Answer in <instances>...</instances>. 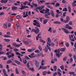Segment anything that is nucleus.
<instances>
[{
	"mask_svg": "<svg viewBox=\"0 0 76 76\" xmlns=\"http://www.w3.org/2000/svg\"><path fill=\"white\" fill-rule=\"evenodd\" d=\"M10 63H12L13 62H12V61H11V60H10L9 61H8L7 62V64H10Z\"/></svg>",
	"mask_w": 76,
	"mask_h": 76,
	"instance_id": "18",
	"label": "nucleus"
},
{
	"mask_svg": "<svg viewBox=\"0 0 76 76\" xmlns=\"http://www.w3.org/2000/svg\"><path fill=\"white\" fill-rule=\"evenodd\" d=\"M72 6H74V7L76 6V4H75V3H72Z\"/></svg>",
	"mask_w": 76,
	"mask_h": 76,
	"instance_id": "64",
	"label": "nucleus"
},
{
	"mask_svg": "<svg viewBox=\"0 0 76 76\" xmlns=\"http://www.w3.org/2000/svg\"><path fill=\"white\" fill-rule=\"evenodd\" d=\"M51 4V3H50V2H48L46 3H45V5H49V4Z\"/></svg>",
	"mask_w": 76,
	"mask_h": 76,
	"instance_id": "47",
	"label": "nucleus"
},
{
	"mask_svg": "<svg viewBox=\"0 0 76 76\" xmlns=\"http://www.w3.org/2000/svg\"><path fill=\"white\" fill-rule=\"evenodd\" d=\"M27 51L28 52H30V53L32 52V50L31 49H28L27 50Z\"/></svg>",
	"mask_w": 76,
	"mask_h": 76,
	"instance_id": "40",
	"label": "nucleus"
},
{
	"mask_svg": "<svg viewBox=\"0 0 76 76\" xmlns=\"http://www.w3.org/2000/svg\"><path fill=\"white\" fill-rule=\"evenodd\" d=\"M65 45L67 47H69V43L68 42L66 43Z\"/></svg>",
	"mask_w": 76,
	"mask_h": 76,
	"instance_id": "43",
	"label": "nucleus"
},
{
	"mask_svg": "<svg viewBox=\"0 0 76 76\" xmlns=\"http://www.w3.org/2000/svg\"><path fill=\"white\" fill-rule=\"evenodd\" d=\"M22 74L23 75H25V72L24 71H22Z\"/></svg>",
	"mask_w": 76,
	"mask_h": 76,
	"instance_id": "61",
	"label": "nucleus"
},
{
	"mask_svg": "<svg viewBox=\"0 0 76 76\" xmlns=\"http://www.w3.org/2000/svg\"><path fill=\"white\" fill-rule=\"evenodd\" d=\"M45 13H46L44 16L46 18H50V17L48 16L51 15L50 12V10L49 9H47L46 10H45Z\"/></svg>",
	"mask_w": 76,
	"mask_h": 76,
	"instance_id": "2",
	"label": "nucleus"
},
{
	"mask_svg": "<svg viewBox=\"0 0 76 76\" xmlns=\"http://www.w3.org/2000/svg\"><path fill=\"white\" fill-rule=\"evenodd\" d=\"M48 20H47V19H45L43 21V24H46V23H47V22H48Z\"/></svg>",
	"mask_w": 76,
	"mask_h": 76,
	"instance_id": "13",
	"label": "nucleus"
},
{
	"mask_svg": "<svg viewBox=\"0 0 76 76\" xmlns=\"http://www.w3.org/2000/svg\"><path fill=\"white\" fill-rule=\"evenodd\" d=\"M69 39H70V40H71V41H72V42H75V39H72V37H71L70 35H69Z\"/></svg>",
	"mask_w": 76,
	"mask_h": 76,
	"instance_id": "12",
	"label": "nucleus"
},
{
	"mask_svg": "<svg viewBox=\"0 0 76 76\" xmlns=\"http://www.w3.org/2000/svg\"><path fill=\"white\" fill-rule=\"evenodd\" d=\"M54 62L55 61L54 59H52V60L51 61V63L52 64H53V63H54Z\"/></svg>",
	"mask_w": 76,
	"mask_h": 76,
	"instance_id": "62",
	"label": "nucleus"
},
{
	"mask_svg": "<svg viewBox=\"0 0 76 76\" xmlns=\"http://www.w3.org/2000/svg\"><path fill=\"white\" fill-rule=\"evenodd\" d=\"M34 53H32L30 55H28V56L30 58H34V57H35V56H34Z\"/></svg>",
	"mask_w": 76,
	"mask_h": 76,
	"instance_id": "7",
	"label": "nucleus"
},
{
	"mask_svg": "<svg viewBox=\"0 0 76 76\" xmlns=\"http://www.w3.org/2000/svg\"><path fill=\"white\" fill-rule=\"evenodd\" d=\"M40 3H42H42H44V2H45V1H44V0H40Z\"/></svg>",
	"mask_w": 76,
	"mask_h": 76,
	"instance_id": "59",
	"label": "nucleus"
},
{
	"mask_svg": "<svg viewBox=\"0 0 76 76\" xmlns=\"http://www.w3.org/2000/svg\"><path fill=\"white\" fill-rule=\"evenodd\" d=\"M3 72L4 75H6V70L4 69H3Z\"/></svg>",
	"mask_w": 76,
	"mask_h": 76,
	"instance_id": "19",
	"label": "nucleus"
},
{
	"mask_svg": "<svg viewBox=\"0 0 76 76\" xmlns=\"http://www.w3.org/2000/svg\"><path fill=\"white\" fill-rule=\"evenodd\" d=\"M15 71H16V74H17V75L19 74V71H18V68H16Z\"/></svg>",
	"mask_w": 76,
	"mask_h": 76,
	"instance_id": "21",
	"label": "nucleus"
},
{
	"mask_svg": "<svg viewBox=\"0 0 76 76\" xmlns=\"http://www.w3.org/2000/svg\"><path fill=\"white\" fill-rule=\"evenodd\" d=\"M24 57L26 60H29L30 59V58H29V57L26 56H25Z\"/></svg>",
	"mask_w": 76,
	"mask_h": 76,
	"instance_id": "38",
	"label": "nucleus"
},
{
	"mask_svg": "<svg viewBox=\"0 0 76 76\" xmlns=\"http://www.w3.org/2000/svg\"><path fill=\"white\" fill-rule=\"evenodd\" d=\"M48 51V49L47 48V47H45V52H46V53H47Z\"/></svg>",
	"mask_w": 76,
	"mask_h": 76,
	"instance_id": "56",
	"label": "nucleus"
},
{
	"mask_svg": "<svg viewBox=\"0 0 76 76\" xmlns=\"http://www.w3.org/2000/svg\"><path fill=\"white\" fill-rule=\"evenodd\" d=\"M61 29L63 30V31L64 32H65V33H66V34H69V33H70V32H69V31L67 30V29H65L64 28H61Z\"/></svg>",
	"mask_w": 76,
	"mask_h": 76,
	"instance_id": "6",
	"label": "nucleus"
},
{
	"mask_svg": "<svg viewBox=\"0 0 76 76\" xmlns=\"http://www.w3.org/2000/svg\"><path fill=\"white\" fill-rule=\"evenodd\" d=\"M69 27V24H67L65 26V28H67V29H68Z\"/></svg>",
	"mask_w": 76,
	"mask_h": 76,
	"instance_id": "23",
	"label": "nucleus"
},
{
	"mask_svg": "<svg viewBox=\"0 0 76 76\" xmlns=\"http://www.w3.org/2000/svg\"><path fill=\"white\" fill-rule=\"evenodd\" d=\"M35 29H32V31H31V32H34L37 34H38V33L39 32V29L37 27H35Z\"/></svg>",
	"mask_w": 76,
	"mask_h": 76,
	"instance_id": "3",
	"label": "nucleus"
},
{
	"mask_svg": "<svg viewBox=\"0 0 76 76\" xmlns=\"http://www.w3.org/2000/svg\"><path fill=\"white\" fill-rule=\"evenodd\" d=\"M15 54L17 56H20L21 55V54L18 52H16Z\"/></svg>",
	"mask_w": 76,
	"mask_h": 76,
	"instance_id": "27",
	"label": "nucleus"
},
{
	"mask_svg": "<svg viewBox=\"0 0 76 76\" xmlns=\"http://www.w3.org/2000/svg\"><path fill=\"white\" fill-rule=\"evenodd\" d=\"M60 68L62 70H63V69H64V66L62 65L60 66Z\"/></svg>",
	"mask_w": 76,
	"mask_h": 76,
	"instance_id": "50",
	"label": "nucleus"
},
{
	"mask_svg": "<svg viewBox=\"0 0 76 76\" xmlns=\"http://www.w3.org/2000/svg\"><path fill=\"white\" fill-rule=\"evenodd\" d=\"M36 9H39V10H42V8H41V7H39L36 8Z\"/></svg>",
	"mask_w": 76,
	"mask_h": 76,
	"instance_id": "25",
	"label": "nucleus"
},
{
	"mask_svg": "<svg viewBox=\"0 0 76 76\" xmlns=\"http://www.w3.org/2000/svg\"><path fill=\"white\" fill-rule=\"evenodd\" d=\"M4 40L6 42H9V41H10V40L9 39H4Z\"/></svg>",
	"mask_w": 76,
	"mask_h": 76,
	"instance_id": "34",
	"label": "nucleus"
},
{
	"mask_svg": "<svg viewBox=\"0 0 76 76\" xmlns=\"http://www.w3.org/2000/svg\"><path fill=\"white\" fill-rule=\"evenodd\" d=\"M57 73H58V76H61V73H60V72L58 71Z\"/></svg>",
	"mask_w": 76,
	"mask_h": 76,
	"instance_id": "48",
	"label": "nucleus"
},
{
	"mask_svg": "<svg viewBox=\"0 0 76 76\" xmlns=\"http://www.w3.org/2000/svg\"><path fill=\"white\" fill-rule=\"evenodd\" d=\"M38 48H39L40 50L42 51V48H41V46H38Z\"/></svg>",
	"mask_w": 76,
	"mask_h": 76,
	"instance_id": "45",
	"label": "nucleus"
},
{
	"mask_svg": "<svg viewBox=\"0 0 76 76\" xmlns=\"http://www.w3.org/2000/svg\"><path fill=\"white\" fill-rule=\"evenodd\" d=\"M4 14V13L3 12H2L0 13V15L2 16V15H3Z\"/></svg>",
	"mask_w": 76,
	"mask_h": 76,
	"instance_id": "57",
	"label": "nucleus"
},
{
	"mask_svg": "<svg viewBox=\"0 0 76 76\" xmlns=\"http://www.w3.org/2000/svg\"><path fill=\"white\" fill-rule=\"evenodd\" d=\"M49 29L48 30V31H50V33H51V32H52V30H51V28L49 27Z\"/></svg>",
	"mask_w": 76,
	"mask_h": 76,
	"instance_id": "37",
	"label": "nucleus"
},
{
	"mask_svg": "<svg viewBox=\"0 0 76 76\" xmlns=\"http://www.w3.org/2000/svg\"><path fill=\"white\" fill-rule=\"evenodd\" d=\"M53 23H54V24H61V22H60L59 21H55L53 22Z\"/></svg>",
	"mask_w": 76,
	"mask_h": 76,
	"instance_id": "15",
	"label": "nucleus"
},
{
	"mask_svg": "<svg viewBox=\"0 0 76 76\" xmlns=\"http://www.w3.org/2000/svg\"><path fill=\"white\" fill-rule=\"evenodd\" d=\"M4 28H7V25L6 24H4L3 25Z\"/></svg>",
	"mask_w": 76,
	"mask_h": 76,
	"instance_id": "44",
	"label": "nucleus"
},
{
	"mask_svg": "<svg viewBox=\"0 0 76 76\" xmlns=\"http://www.w3.org/2000/svg\"><path fill=\"white\" fill-rule=\"evenodd\" d=\"M35 65L36 67L37 68H38L39 67V62L37 61H35Z\"/></svg>",
	"mask_w": 76,
	"mask_h": 76,
	"instance_id": "8",
	"label": "nucleus"
},
{
	"mask_svg": "<svg viewBox=\"0 0 76 76\" xmlns=\"http://www.w3.org/2000/svg\"><path fill=\"white\" fill-rule=\"evenodd\" d=\"M67 13L66 12H64L63 14V16H64V17H65L66 16V14Z\"/></svg>",
	"mask_w": 76,
	"mask_h": 76,
	"instance_id": "54",
	"label": "nucleus"
},
{
	"mask_svg": "<svg viewBox=\"0 0 76 76\" xmlns=\"http://www.w3.org/2000/svg\"><path fill=\"white\" fill-rule=\"evenodd\" d=\"M4 37H5V38H9L10 37V36H9L8 35H7L6 34H5L4 35Z\"/></svg>",
	"mask_w": 76,
	"mask_h": 76,
	"instance_id": "36",
	"label": "nucleus"
},
{
	"mask_svg": "<svg viewBox=\"0 0 76 76\" xmlns=\"http://www.w3.org/2000/svg\"><path fill=\"white\" fill-rule=\"evenodd\" d=\"M66 60H67V58L66 57H64L63 59V61H65Z\"/></svg>",
	"mask_w": 76,
	"mask_h": 76,
	"instance_id": "52",
	"label": "nucleus"
},
{
	"mask_svg": "<svg viewBox=\"0 0 76 76\" xmlns=\"http://www.w3.org/2000/svg\"><path fill=\"white\" fill-rule=\"evenodd\" d=\"M75 72H70L69 73V75H73V74H75Z\"/></svg>",
	"mask_w": 76,
	"mask_h": 76,
	"instance_id": "41",
	"label": "nucleus"
},
{
	"mask_svg": "<svg viewBox=\"0 0 76 76\" xmlns=\"http://www.w3.org/2000/svg\"><path fill=\"white\" fill-rule=\"evenodd\" d=\"M60 4L59 3H56V5L55 6V7H58V6H60Z\"/></svg>",
	"mask_w": 76,
	"mask_h": 76,
	"instance_id": "24",
	"label": "nucleus"
},
{
	"mask_svg": "<svg viewBox=\"0 0 76 76\" xmlns=\"http://www.w3.org/2000/svg\"><path fill=\"white\" fill-rule=\"evenodd\" d=\"M47 44V45H46V47L50 51L51 50V48L49 46H51V44L49 43H51V41L50 37L48 38ZM49 45V46H48Z\"/></svg>",
	"mask_w": 76,
	"mask_h": 76,
	"instance_id": "1",
	"label": "nucleus"
},
{
	"mask_svg": "<svg viewBox=\"0 0 76 76\" xmlns=\"http://www.w3.org/2000/svg\"><path fill=\"white\" fill-rule=\"evenodd\" d=\"M65 50H66L65 48H61L60 49V51H62V52H63V51H65Z\"/></svg>",
	"mask_w": 76,
	"mask_h": 76,
	"instance_id": "17",
	"label": "nucleus"
},
{
	"mask_svg": "<svg viewBox=\"0 0 76 76\" xmlns=\"http://www.w3.org/2000/svg\"><path fill=\"white\" fill-rule=\"evenodd\" d=\"M13 50L15 52H17L19 51V50L16 48H14Z\"/></svg>",
	"mask_w": 76,
	"mask_h": 76,
	"instance_id": "26",
	"label": "nucleus"
},
{
	"mask_svg": "<svg viewBox=\"0 0 76 76\" xmlns=\"http://www.w3.org/2000/svg\"><path fill=\"white\" fill-rule=\"evenodd\" d=\"M73 58L75 60H76V55H73Z\"/></svg>",
	"mask_w": 76,
	"mask_h": 76,
	"instance_id": "58",
	"label": "nucleus"
},
{
	"mask_svg": "<svg viewBox=\"0 0 76 76\" xmlns=\"http://www.w3.org/2000/svg\"><path fill=\"white\" fill-rule=\"evenodd\" d=\"M12 10H15V9H18V7H16L14 6L12 7Z\"/></svg>",
	"mask_w": 76,
	"mask_h": 76,
	"instance_id": "16",
	"label": "nucleus"
},
{
	"mask_svg": "<svg viewBox=\"0 0 76 76\" xmlns=\"http://www.w3.org/2000/svg\"><path fill=\"white\" fill-rule=\"evenodd\" d=\"M8 21H9V22H12V21H13V19H12V18H9L8 19Z\"/></svg>",
	"mask_w": 76,
	"mask_h": 76,
	"instance_id": "33",
	"label": "nucleus"
},
{
	"mask_svg": "<svg viewBox=\"0 0 76 76\" xmlns=\"http://www.w3.org/2000/svg\"><path fill=\"white\" fill-rule=\"evenodd\" d=\"M63 12H67V9L66 7L64 8L63 10Z\"/></svg>",
	"mask_w": 76,
	"mask_h": 76,
	"instance_id": "31",
	"label": "nucleus"
},
{
	"mask_svg": "<svg viewBox=\"0 0 76 76\" xmlns=\"http://www.w3.org/2000/svg\"><path fill=\"white\" fill-rule=\"evenodd\" d=\"M23 62L24 64H26L27 63V61L26 60V58H24L23 59Z\"/></svg>",
	"mask_w": 76,
	"mask_h": 76,
	"instance_id": "11",
	"label": "nucleus"
},
{
	"mask_svg": "<svg viewBox=\"0 0 76 76\" xmlns=\"http://www.w3.org/2000/svg\"><path fill=\"white\" fill-rule=\"evenodd\" d=\"M70 17L68 16H67L66 17V20L69 21L70 20Z\"/></svg>",
	"mask_w": 76,
	"mask_h": 76,
	"instance_id": "35",
	"label": "nucleus"
},
{
	"mask_svg": "<svg viewBox=\"0 0 76 76\" xmlns=\"http://www.w3.org/2000/svg\"><path fill=\"white\" fill-rule=\"evenodd\" d=\"M29 69V70H32V71L33 72H34V71H35V70H34V68H30Z\"/></svg>",
	"mask_w": 76,
	"mask_h": 76,
	"instance_id": "55",
	"label": "nucleus"
},
{
	"mask_svg": "<svg viewBox=\"0 0 76 76\" xmlns=\"http://www.w3.org/2000/svg\"><path fill=\"white\" fill-rule=\"evenodd\" d=\"M68 8L69 10V12H71V8L70 7V6H68Z\"/></svg>",
	"mask_w": 76,
	"mask_h": 76,
	"instance_id": "22",
	"label": "nucleus"
},
{
	"mask_svg": "<svg viewBox=\"0 0 76 76\" xmlns=\"http://www.w3.org/2000/svg\"><path fill=\"white\" fill-rule=\"evenodd\" d=\"M72 61H73V58H70V62L72 63Z\"/></svg>",
	"mask_w": 76,
	"mask_h": 76,
	"instance_id": "63",
	"label": "nucleus"
},
{
	"mask_svg": "<svg viewBox=\"0 0 76 76\" xmlns=\"http://www.w3.org/2000/svg\"><path fill=\"white\" fill-rule=\"evenodd\" d=\"M47 71H44L42 73L43 75H44V76H45L46 75V74H47Z\"/></svg>",
	"mask_w": 76,
	"mask_h": 76,
	"instance_id": "29",
	"label": "nucleus"
},
{
	"mask_svg": "<svg viewBox=\"0 0 76 76\" xmlns=\"http://www.w3.org/2000/svg\"><path fill=\"white\" fill-rule=\"evenodd\" d=\"M56 55L57 57H60L61 56H60V54H59V53H56Z\"/></svg>",
	"mask_w": 76,
	"mask_h": 76,
	"instance_id": "28",
	"label": "nucleus"
},
{
	"mask_svg": "<svg viewBox=\"0 0 76 76\" xmlns=\"http://www.w3.org/2000/svg\"><path fill=\"white\" fill-rule=\"evenodd\" d=\"M7 1H8V0H1V3H6L7 2Z\"/></svg>",
	"mask_w": 76,
	"mask_h": 76,
	"instance_id": "10",
	"label": "nucleus"
},
{
	"mask_svg": "<svg viewBox=\"0 0 76 76\" xmlns=\"http://www.w3.org/2000/svg\"><path fill=\"white\" fill-rule=\"evenodd\" d=\"M28 3V1H25L23 3V5H26V4Z\"/></svg>",
	"mask_w": 76,
	"mask_h": 76,
	"instance_id": "51",
	"label": "nucleus"
},
{
	"mask_svg": "<svg viewBox=\"0 0 76 76\" xmlns=\"http://www.w3.org/2000/svg\"><path fill=\"white\" fill-rule=\"evenodd\" d=\"M35 53H39V50H37L35 51Z\"/></svg>",
	"mask_w": 76,
	"mask_h": 76,
	"instance_id": "53",
	"label": "nucleus"
},
{
	"mask_svg": "<svg viewBox=\"0 0 76 76\" xmlns=\"http://www.w3.org/2000/svg\"><path fill=\"white\" fill-rule=\"evenodd\" d=\"M21 4V6L19 8V9H20L21 10H23V9H25L26 8H28V7L26 6H24L22 4H23V2H21L20 3Z\"/></svg>",
	"mask_w": 76,
	"mask_h": 76,
	"instance_id": "4",
	"label": "nucleus"
},
{
	"mask_svg": "<svg viewBox=\"0 0 76 76\" xmlns=\"http://www.w3.org/2000/svg\"><path fill=\"white\" fill-rule=\"evenodd\" d=\"M42 69L45 70V69H47V67L46 66H42Z\"/></svg>",
	"mask_w": 76,
	"mask_h": 76,
	"instance_id": "42",
	"label": "nucleus"
},
{
	"mask_svg": "<svg viewBox=\"0 0 76 76\" xmlns=\"http://www.w3.org/2000/svg\"><path fill=\"white\" fill-rule=\"evenodd\" d=\"M50 15H51L52 16V17H54V11L53 10H51L50 11Z\"/></svg>",
	"mask_w": 76,
	"mask_h": 76,
	"instance_id": "9",
	"label": "nucleus"
},
{
	"mask_svg": "<svg viewBox=\"0 0 76 76\" xmlns=\"http://www.w3.org/2000/svg\"><path fill=\"white\" fill-rule=\"evenodd\" d=\"M23 42L24 43V44H29V42L28 41H27L26 42L24 41V40H23Z\"/></svg>",
	"mask_w": 76,
	"mask_h": 76,
	"instance_id": "20",
	"label": "nucleus"
},
{
	"mask_svg": "<svg viewBox=\"0 0 76 76\" xmlns=\"http://www.w3.org/2000/svg\"><path fill=\"white\" fill-rule=\"evenodd\" d=\"M12 44L13 45H14V46H15V47H16L17 45V44L15 43H12Z\"/></svg>",
	"mask_w": 76,
	"mask_h": 76,
	"instance_id": "60",
	"label": "nucleus"
},
{
	"mask_svg": "<svg viewBox=\"0 0 76 76\" xmlns=\"http://www.w3.org/2000/svg\"><path fill=\"white\" fill-rule=\"evenodd\" d=\"M64 22L65 23H68V22H69V21L67 20H66L64 21Z\"/></svg>",
	"mask_w": 76,
	"mask_h": 76,
	"instance_id": "46",
	"label": "nucleus"
},
{
	"mask_svg": "<svg viewBox=\"0 0 76 76\" xmlns=\"http://www.w3.org/2000/svg\"><path fill=\"white\" fill-rule=\"evenodd\" d=\"M53 68L54 69V71L56 72L57 70V66H53Z\"/></svg>",
	"mask_w": 76,
	"mask_h": 76,
	"instance_id": "32",
	"label": "nucleus"
},
{
	"mask_svg": "<svg viewBox=\"0 0 76 76\" xmlns=\"http://www.w3.org/2000/svg\"><path fill=\"white\" fill-rule=\"evenodd\" d=\"M44 11H45V10L43 9L42 10H40L39 12L41 13H44Z\"/></svg>",
	"mask_w": 76,
	"mask_h": 76,
	"instance_id": "30",
	"label": "nucleus"
},
{
	"mask_svg": "<svg viewBox=\"0 0 76 76\" xmlns=\"http://www.w3.org/2000/svg\"><path fill=\"white\" fill-rule=\"evenodd\" d=\"M28 16V12H26V15H24L23 16V18H26V17H27V16Z\"/></svg>",
	"mask_w": 76,
	"mask_h": 76,
	"instance_id": "39",
	"label": "nucleus"
},
{
	"mask_svg": "<svg viewBox=\"0 0 76 76\" xmlns=\"http://www.w3.org/2000/svg\"><path fill=\"white\" fill-rule=\"evenodd\" d=\"M57 75V73L56 72H55L53 74V76H56V75Z\"/></svg>",
	"mask_w": 76,
	"mask_h": 76,
	"instance_id": "49",
	"label": "nucleus"
},
{
	"mask_svg": "<svg viewBox=\"0 0 76 76\" xmlns=\"http://www.w3.org/2000/svg\"><path fill=\"white\" fill-rule=\"evenodd\" d=\"M14 61H15V62L17 64H18V65H20V63L19 61L16 60H15Z\"/></svg>",
	"mask_w": 76,
	"mask_h": 76,
	"instance_id": "14",
	"label": "nucleus"
},
{
	"mask_svg": "<svg viewBox=\"0 0 76 76\" xmlns=\"http://www.w3.org/2000/svg\"><path fill=\"white\" fill-rule=\"evenodd\" d=\"M33 22H35V23H33L34 25V26H37L38 27H40V24L39 23L37 22V20H34Z\"/></svg>",
	"mask_w": 76,
	"mask_h": 76,
	"instance_id": "5",
	"label": "nucleus"
}]
</instances>
